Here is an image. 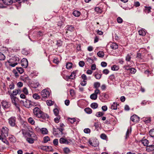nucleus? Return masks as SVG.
<instances>
[{"instance_id":"nucleus-12","label":"nucleus","mask_w":154,"mask_h":154,"mask_svg":"<svg viewBox=\"0 0 154 154\" xmlns=\"http://www.w3.org/2000/svg\"><path fill=\"white\" fill-rule=\"evenodd\" d=\"M21 65L24 68H26L28 66L27 60L26 58H23L21 60Z\"/></svg>"},{"instance_id":"nucleus-13","label":"nucleus","mask_w":154,"mask_h":154,"mask_svg":"<svg viewBox=\"0 0 154 154\" xmlns=\"http://www.w3.org/2000/svg\"><path fill=\"white\" fill-rule=\"evenodd\" d=\"M131 120L134 122H137L139 121V118L136 115H134L131 117Z\"/></svg>"},{"instance_id":"nucleus-15","label":"nucleus","mask_w":154,"mask_h":154,"mask_svg":"<svg viewBox=\"0 0 154 154\" xmlns=\"http://www.w3.org/2000/svg\"><path fill=\"white\" fill-rule=\"evenodd\" d=\"M20 79L26 82H27L29 80V78L27 75L21 76L20 77Z\"/></svg>"},{"instance_id":"nucleus-22","label":"nucleus","mask_w":154,"mask_h":154,"mask_svg":"<svg viewBox=\"0 0 154 154\" xmlns=\"http://www.w3.org/2000/svg\"><path fill=\"white\" fill-rule=\"evenodd\" d=\"M39 85V83L38 82H35L33 83H32L31 85L32 87L34 88H37Z\"/></svg>"},{"instance_id":"nucleus-54","label":"nucleus","mask_w":154,"mask_h":154,"mask_svg":"<svg viewBox=\"0 0 154 154\" xmlns=\"http://www.w3.org/2000/svg\"><path fill=\"white\" fill-rule=\"evenodd\" d=\"M100 137L103 140H106L107 138L106 135L104 134H101L100 136Z\"/></svg>"},{"instance_id":"nucleus-37","label":"nucleus","mask_w":154,"mask_h":154,"mask_svg":"<svg viewBox=\"0 0 154 154\" xmlns=\"http://www.w3.org/2000/svg\"><path fill=\"white\" fill-rule=\"evenodd\" d=\"M85 112L89 114H91L92 112V109L89 108H87L85 109Z\"/></svg>"},{"instance_id":"nucleus-29","label":"nucleus","mask_w":154,"mask_h":154,"mask_svg":"<svg viewBox=\"0 0 154 154\" xmlns=\"http://www.w3.org/2000/svg\"><path fill=\"white\" fill-rule=\"evenodd\" d=\"M28 121V122L32 125H33L35 124V122L33 119L32 117L29 118Z\"/></svg>"},{"instance_id":"nucleus-7","label":"nucleus","mask_w":154,"mask_h":154,"mask_svg":"<svg viewBox=\"0 0 154 154\" xmlns=\"http://www.w3.org/2000/svg\"><path fill=\"white\" fill-rule=\"evenodd\" d=\"M35 129L36 131L41 133L43 135L47 134L48 133V130L45 128H40L38 127H36Z\"/></svg>"},{"instance_id":"nucleus-62","label":"nucleus","mask_w":154,"mask_h":154,"mask_svg":"<svg viewBox=\"0 0 154 154\" xmlns=\"http://www.w3.org/2000/svg\"><path fill=\"white\" fill-rule=\"evenodd\" d=\"M84 132L86 134H88L90 132L91 130L88 128L85 129L84 130Z\"/></svg>"},{"instance_id":"nucleus-30","label":"nucleus","mask_w":154,"mask_h":154,"mask_svg":"<svg viewBox=\"0 0 154 154\" xmlns=\"http://www.w3.org/2000/svg\"><path fill=\"white\" fill-rule=\"evenodd\" d=\"M141 143L144 146H147L149 143V141L145 139L141 140Z\"/></svg>"},{"instance_id":"nucleus-25","label":"nucleus","mask_w":154,"mask_h":154,"mask_svg":"<svg viewBox=\"0 0 154 154\" xmlns=\"http://www.w3.org/2000/svg\"><path fill=\"white\" fill-rule=\"evenodd\" d=\"M89 144L91 145L94 147H96L98 145V141H97V143L96 144H95L94 143V141L93 142H92L91 140H89Z\"/></svg>"},{"instance_id":"nucleus-6","label":"nucleus","mask_w":154,"mask_h":154,"mask_svg":"<svg viewBox=\"0 0 154 154\" xmlns=\"http://www.w3.org/2000/svg\"><path fill=\"white\" fill-rule=\"evenodd\" d=\"M10 98L11 100L12 103L16 106L17 108L19 110H20L19 105L18 103L17 98L16 97L13 96L12 95H11Z\"/></svg>"},{"instance_id":"nucleus-50","label":"nucleus","mask_w":154,"mask_h":154,"mask_svg":"<svg viewBox=\"0 0 154 154\" xmlns=\"http://www.w3.org/2000/svg\"><path fill=\"white\" fill-rule=\"evenodd\" d=\"M69 121L71 123H73L75 121V119L74 118H69L68 119Z\"/></svg>"},{"instance_id":"nucleus-41","label":"nucleus","mask_w":154,"mask_h":154,"mask_svg":"<svg viewBox=\"0 0 154 154\" xmlns=\"http://www.w3.org/2000/svg\"><path fill=\"white\" fill-rule=\"evenodd\" d=\"M34 140L31 137L27 138L26 139V140L29 143H32L34 142V140Z\"/></svg>"},{"instance_id":"nucleus-9","label":"nucleus","mask_w":154,"mask_h":154,"mask_svg":"<svg viewBox=\"0 0 154 154\" xmlns=\"http://www.w3.org/2000/svg\"><path fill=\"white\" fill-rule=\"evenodd\" d=\"M8 123L11 126L14 127L16 125V118L14 117H12L9 119Z\"/></svg>"},{"instance_id":"nucleus-52","label":"nucleus","mask_w":154,"mask_h":154,"mask_svg":"<svg viewBox=\"0 0 154 154\" xmlns=\"http://www.w3.org/2000/svg\"><path fill=\"white\" fill-rule=\"evenodd\" d=\"M63 151L66 154H68L70 152V150L69 148H65L63 149Z\"/></svg>"},{"instance_id":"nucleus-14","label":"nucleus","mask_w":154,"mask_h":154,"mask_svg":"<svg viewBox=\"0 0 154 154\" xmlns=\"http://www.w3.org/2000/svg\"><path fill=\"white\" fill-rule=\"evenodd\" d=\"M8 92L10 95V97H11V95H12L13 96H16L18 94L20 93L21 91L20 89H15L13 91L12 93H10L9 91Z\"/></svg>"},{"instance_id":"nucleus-47","label":"nucleus","mask_w":154,"mask_h":154,"mask_svg":"<svg viewBox=\"0 0 154 154\" xmlns=\"http://www.w3.org/2000/svg\"><path fill=\"white\" fill-rule=\"evenodd\" d=\"M30 137L32 138L34 140H36L37 139V137L36 135L34 133H32L30 135Z\"/></svg>"},{"instance_id":"nucleus-59","label":"nucleus","mask_w":154,"mask_h":154,"mask_svg":"<svg viewBox=\"0 0 154 154\" xmlns=\"http://www.w3.org/2000/svg\"><path fill=\"white\" fill-rule=\"evenodd\" d=\"M50 140V138L48 136H45L44 138V140L45 143H47Z\"/></svg>"},{"instance_id":"nucleus-21","label":"nucleus","mask_w":154,"mask_h":154,"mask_svg":"<svg viewBox=\"0 0 154 154\" xmlns=\"http://www.w3.org/2000/svg\"><path fill=\"white\" fill-rule=\"evenodd\" d=\"M2 106L5 109H7L10 106L8 104L7 102L5 101H3L2 102Z\"/></svg>"},{"instance_id":"nucleus-4","label":"nucleus","mask_w":154,"mask_h":154,"mask_svg":"<svg viewBox=\"0 0 154 154\" xmlns=\"http://www.w3.org/2000/svg\"><path fill=\"white\" fill-rule=\"evenodd\" d=\"M21 103L22 102L23 105L27 108L31 107L32 106H34L35 103L33 102H31L30 100H21Z\"/></svg>"},{"instance_id":"nucleus-20","label":"nucleus","mask_w":154,"mask_h":154,"mask_svg":"<svg viewBox=\"0 0 154 154\" xmlns=\"http://www.w3.org/2000/svg\"><path fill=\"white\" fill-rule=\"evenodd\" d=\"M9 138L10 141L13 143H14L16 141V138L12 135H9Z\"/></svg>"},{"instance_id":"nucleus-10","label":"nucleus","mask_w":154,"mask_h":154,"mask_svg":"<svg viewBox=\"0 0 154 154\" xmlns=\"http://www.w3.org/2000/svg\"><path fill=\"white\" fill-rule=\"evenodd\" d=\"M132 56V54H128L126 55L125 57V60L127 62V63H131V64L133 63V61L131 60Z\"/></svg>"},{"instance_id":"nucleus-31","label":"nucleus","mask_w":154,"mask_h":154,"mask_svg":"<svg viewBox=\"0 0 154 154\" xmlns=\"http://www.w3.org/2000/svg\"><path fill=\"white\" fill-rule=\"evenodd\" d=\"M73 14L75 17H78L80 15V12L77 11H75L73 12Z\"/></svg>"},{"instance_id":"nucleus-26","label":"nucleus","mask_w":154,"mask_h":154,"mask_svg":"<svg viewBox=\"0 0 154 154\" xmlns=\"http://www.w3.org/2000/svg\"><path fill=\"white\" fill-rule=\"evenodd\" d=\"M119 66L116 65H114L111 67L112 70L113 71H117L119 69Z\"/></svg>"},{"instance_id":"nucleus-55","label":"nucleus","mask_w":154,"mask_h":154,"mask_svg":"<svg viewBox=\"0 0 154 154\" xmlns=\"http://www.w3.org/2000/svg\"><path fill=\"white\" fill-rule=\"evenodd\" d=\"M67 30L72 31L74 30V27L72 26H68L67 27Z\"/></svg>"},{"instance_id":"nucleus-18","label":"nucleus","mask_w":154,"mask_h":154,"mask_svg":"<svg viewBox=\"0 0 154 154\" xmlns=\"http://www.w3.org/2000/svg\"><path fill=\"white\" fill-rule=\"evenodd\" d=\"M2 2L5 5H10L13 3L12 0H3Z\"/></svg>"},{"instance_id":"nucleus-61","label":"nucleus","mask_w":154,"mask_h":154,"mask_svg":"<svg viewBox=\"0 0 154 154\" xmlns=\"http://www.w3.org/2000/svg\"><path fill=\"white\" fill-rule=\"evenodd\" d=\"M103 73L104 74L107 75L109 73V71L108 69H105L103 70Z\"/></svg>"},{"instance_id":"nucleus-11","label":"nucleus","mask_w":154,"mask_h":154,"mask_svg":"<svg viewBox=\"0 0 154 154\" xmlns=\"http://www.w3.org/2000/svg\"><path fill=\"white\" fill-rule=\"evenodd\" d=\"M77 72V70L73 72L70 75L66 76L65 79L66 80H68L69 79H73L75 78V76Z\"/></svg>"},{"instance_id":"nucleus-23","label":"nucleus","mask_w":154,"mask_h":154,"mask_svg":"<svg viewBox=\"0 0 154 154\" xmlns=\"http://www.w3.org/2000/svg\"><path fill=\"white\" fill-rule=\"evenodd\" d=\"M21 126L24 128H26L28 125L26 122L23 121L21 122Z\"/></svg>"},{"instance_id":"nucleus-44","label":"nucleus","mask_w":154,"mask_h":154,"mask_svg":"<svg viewBox=\"0 0 154 154\" xmlns=\"http://www.w3.org/2000/svg\"><path fill=\"white\" fill-rule=\"evenodd\" d=\"M104 114L103 112H99L96 113L95 116L97 117H99L102 116Z\"/></svg>"},{"instance_id":"nucleus-28","label":"nucleus","mask_w":154,"mask_h":154,"mask_svg":"<svg viewBox=\"0 0 154 154\" xmlns=\"http://www.w3.org/2000/svg\"><path fill=\"white\" fill-rule=\"evenodd\" d=\"M100 84L98 82H95L94 84V88L96 89H98L100 87Z\"/></svg>"},{"instance_id":"nucleus-5","label":"nucleus","mask_w":154,"mask_h":154,"mask_svg":"<svg viewBox=\"0 0 154 154\" xmlns=\"http://www.w3.org/2000/svg\"><path fill=\"white\" fill-rule=\"evenodd\" d=\"M60 128H57V129L55 128H53V133L54 134L56 135V136L58 134V133L57 132L58 130H59L60 131L59 133H61V134L62 133V131L63 130V128L64 127V125L63 123H60Z\"/></svg>"},{"instance_id":"nucleus-27","label":"nucleus","mask_w":154,"mask_h":154,"mask_svg":"<svg viewBox=\"0 0 154 154\" xmlns=\"http://www.w3.org/2000/svg\"><path fill=\"white\" fill-rule=\"evenodd\" d=\"M117 103L114 102L111 106V109L113 110H116L117 109Z\"/></svg>"},{"instance_id":"nucleus-8","label":"nucleus","mask_w":154,"mask_h":154,"mask_svg":"<svg viewBox=\"0 0 154 154\" xmlns=\"http://www.w3.org/2000/svg\"><path fill=\"white\" fill-rule=\"evenodd\" d=\"M2 136L5 137L8 135V129L6 127H3L2 130Z\"/></svg>"},{"instance_id":"nucleus-32","label":"nucleus","mask_w":154,"mask_h":154,"mask_svg":"<svg viewBox=\"0 0 154 154\" xmlns=\"http://www.w3.org/2000/svg\"><path fill=\"white\" fill-rule=\"evenodd\" d=\"M97 55L99 57H103L104 56V53L103 51H100L97 53Z\"/></svg>"},{"instance_id":"nucleus-3","label":"nucleus","mask_w":154,"mask_h":154,"mask_svg":"<svg viewBox=\"0 0 154 154\" xmlns=\"http://www.w3.org/2000/svg\"><path fill=\"white\" fill-rule=\"evenodd\" d=\"M50 94L49 91L47 90L46 89L42 90L41 92L42 100H45L46 99L49 97Z\"/></svg>"},{"instance_id":"nucleus-16","label":"nucleus","mask_w":154,"mask_h":154,"mask_svg":"<svg viewBox=\"0 0 154 154\" xmlns=\"http://www.w3.org/2000/svg\"><path fill=\"white\" fill-rule=\"evenodd\" d=\"M146 150L148 152L152 151L154 150V145H151L146 147Z\"/></svg>"},{"instance_id":"nucleus-39","label":"nucleus","mask_w":154,"mask_h":154,"mask_svg":"<svg viewBox=\"0 0 154 154\" xmlns=\"http://www.w3.org/2000/svg\"><path fill=\"white\" fill-rule=\"evenodd\" d=\"M72 64L71 63H67L66 65V68L67 69H70L72 68Z\"/></svg>"},{"instance_id":"nucleus-57","label":"nucleus","mask_w":154,"mask_h":154,"mask_svg":"<svg viewBox=\"0 0 154 154\" xmlns=\"http://www.w3.org/2000/svg\"><path fill=\"white\" fill-rule=\"evenodd\" d=\"M46 103L48 105L51 106L53 104L54 102L51 100H47Z\"/></svg>"},{"instance_id":"nucleus-56","label":"nucleus","mask_w":154,"mask_h":154,"mask_svg":"<svg viewBox=\"0 0 154 154\" xmlns=\"http://www.w3.org/2000/svg\"><path fill=\"white\" fill-rule=\"evenodd\" d=\"M54 112V115L57 116H58V114L59 113V111L57 109H55L53 110Z\"/></svg>"},{"instance_id":"nucleus-36","label":"nucleus","mask_w":154,"mask_h":154,"mask_svg":"<svg viewBox=\"0 0 154 154\" xmlns=\"http://www.w3.org/2000/svg\"><path fill=\"white\" fill-rule=\"evenodd\" d=\"M98 105L97 103H94L91 104V107L94 109H96L98 107Z\"/></svg>"},{"instance_id":"nucleus-24","label":"nucleus","mask_w":154,"mask_h":154,"mask_svg":"<svg viewBox=\"0 0 154 154\" xmlns=\"http://www.w3.org/2000/svg\"><path fill=\"white\" fill-rule=\"evenodd\" d=\"M89 144L91 145L94 147H96L98 145V141H97V143L96 144H95L94 143V141L93 142H92L91 140H89Z\"/></svg>"},{"instance_id":"nucleus-53","label":"nucleus","mask_w":154,"mask_h":154,"mask_svg":"<svg viewBox=\"0 0 154 154\" xmlns=\"http://www.w3.org/2000/svg\"><path fill=\"white\" fill-rule=\"evenodd\" d=\"M60 119V117L59 116H57L54 118V121L56 123H58L59 122V120Z\"/></svg>"},{"instance_id":"nucleus-45","label":"nucleus","mask_w":154,"mask_h":154,"mask_svg":"<svg viewBox=\"0 0 154 154\" xmlns=\"http://www.w3.org/2000/svg\"><path fill=\"white\" fill-rule=\"evenodd\" d=\"M32 97L34 99L36 100H38L40 98V96L38 94L36 93L34 94Z\"/></svg>"},{"instance_id":"nucleus-43","label":"nucleus","mask_w":154,"mask_h":154,"mask_svg":"<svg viewBox=\"0 0 154 154\" xmlns=\"http://www.w3.org/2000/svg\"><path fill=\"white\" fill-rule=\"evenodd\" d=\"M102 75L101 74L97 73L95 74L94 76L97 79H99L101 78Z\"/></svg>"},{"instance_id":"nucleus-63","label":"nucleus","mask_w":154,"mask_h":154,"mask_svg":"<svg viewBox=\"0 0 154 154\" xmlns=\"http://www.w3.org/2000/svg\"><path fill=\"white\" fill-rule=\"evenodd\" d=\"M81 77H82V79L83 80L85 81V80H87V76L84 74H83L82 75Z\"/></svg>"},{"instance_id":"nucleus-2","label":"nucleus","mask_w":154,"mask_h":154,"mask_svg":"<svg viewBox=\"0 0 154 154\" xmlns=\"http://www.w3.org/2000/svg\"><path fill=\"white\" fill-rule=\"evenodd\" d=\"M19 60V59L18 57L14 56L12 57L9 60H8V62L9 63V66L14 67L17 64V62Z\"/></svg>"},{"instance_id":"nucleus-33","label":"nucleus","mask_w":154,"mask_h":154,"mask_svg":"<svg viewBox=\"0 0 154 154\" xmlns=\"http://www.w3.org/2000/svg\"><path fill=\"white\" fill-rule=\"evenodd\" d=\"M90 97L92 100H96L97 98V95L93 93L90 95Z\"/></svg>"},{"instance_id":"nucleus-51","label":"nucleus","mask_w":154,"mask_h":154,"mask_svg":"<svg viewBox=\"0 0 154 154\" xmlns=\"http://www.w3.org/2000/svg\"><path fill=\"white\" fill-rule=\"evenodd\" d=\"M149 134L150 136L152 137H154V129L151 130L149 132Z\"/></svg>"},{"instance_id":"nucleus-35","label":"nucleus","mask_w":154,"mask_h":154,"mask_svg":"<svg viewBox=\"0 0 154 154\" xmlns=\"http://www.w3.org/2000/svg\"><path fill=\"white\" fill-rule=\"evenodd\" d=\"M132 64L131 63H127V65H125L123 66V68L125 69V70H129L130 68L129 67Z\"/></svg>"},{"instance_id":"nucleus-40","label":"nucleus","mask_w":154,"mask_h":154,"mask_svg":"<svg viewBox=\"0 0 154 154\" xmlns=\"http://www.w3.org/2000/svg\"><path fill=\"white\" fill-rule=\"evenodd\" d=\"M151 8L150 7H145V11L146 13H149L151 12Z\"/></svg>"},{"instance_id":"nucleus-60","label":"nucleus","mask_w":154,"mask_h":154,"mask_svg":"<svg viewBox=\"0 0 154 154\" xmlns=\"http://www.w3.org/2000/svg\"><path fill=\"white\" fill-rule=\"evenodd\" d=\"M117 20L118 23H122L123 22V20L120 17H119L117 18Z\"/></svg>"},{"instance_id":"nucleus-49","label":"nucleus","mask_w":154,"mask_h":154,"mask_svg":"<svg viewBox=\"0 0 154 154\" xmlns=\"http://www.w3.org/2000/svg\"><path fill=\"white\" fill-rule=\"evenodd\" d=\"M129 70L131 74H134L136 72V70L135 69L133 68H131Z\"/></svg>"},{"instance_id":"nucleus-38","label":"nucleus","mask_w":154,"mask_h":154,"mask_svg":"<svg viewBox=\"0 0 154 154\" xmlns=\"http://www.w3.org/2000/svg\"><path fill=\"white\" fill-rule=\"evenodd\" d=\"M67 142V140L63 138H61L60 139V142L61 143H66Z\"/></svg>"},{"instance_id":"nucleus-17","label":"nucleus","mask_w":154,"mask_h":154,"mask_svg":"<svg viewBox=\"0 0 154 154\" xmlns=\"http://www.w3.org/2000/svg\"><path fill=\"white\" fill-rule=\"evenodd\" d=\"M138 33L140 35H142V36H144L146 35V30L143 28L139 30Z\"/></svg>"},{"instance_id":"nucleus-48","label":"nucleus","mask_w":154,"mask_h":154,"mask_svg":"<svg viewBox=\"0 0 154 154\" xmlns=\"http://www.w3.org/2000/svg\"><path fill=\"white\" fill-rule=\"evenodd\" d=\"M23 93L26 95H28V91L26 87H25L23 88Z\"/></svg>"},{"instance_id":"nucleus-42","label":"nucleus","mask_w":154,"mask_h":154,"mask_svg":"<svg viewBox=\"0 0 154 154\" xmlns=\"http://www.w3.org/2000/svg\"><path fill=\"white\" fill-rule=\"evenodd\" d=\"M5 59V55L2 53L0 52V60H4Z\"/></svg>"},{"instance_id":"nucleus-58","label":"nucleus","mask_w":154,"mask_h":154,"mask_svg":"<svg viewBox=\"0 0 154 154\" xmlns=\"http://www.w3.org/2000/svg\"><path fill=\"white\" fill-rule=\"evenodd\" d=\"M9 88L10 89H13L14 88V85L12 82L9 85Z\"/></svg>"},{"instance_id":"nucleus-46","label":"nucleus","mask_w":154,"mask_h":154,"mask_svg":"<svg viewBox=\"0 0 154 154\" xmlns=\"http://www.w3.org/2000/svg\"><path fill=\"white\" fill-rule=\"evenodd\" d=\"M17 69L20 74H22L24 72L23 69L21 67H17Z\"/></svg>"},{"instance_id":"nucleus-1","label":"nucleus","mask_w":154,"mask_h":154,"mask_svg":"<svg viewBox=\"0 0 154 154\" xmlns=\"http://www.w3.org/2000/svg\"><path fill=\"white\" fill-rule=\"evenodd\" d=\"M34 106L35 107L33 110V113L35 117L42 119H45L48 117V115L41 110L39 105L35 103Z\"/></svg>"},{"instance_id":"nucleus-34","label":"nucleus","mask_w":154,"mask_h":154,"mask_svg":"<svg viewBox=\"0 0 154 154\" xmlns=\"http://www.w3.org/2000/svg\"><path fill=\"white\" fill-rule=\"evenodd\" d=\"M131 128H128L127 130V131L126 132V138H127L128 137L129 135L131 134Z\"/></svg>"},{"instance_id":"nucleus-19","label":"nucleus","mask_w":154,"mask_h":154,"mask_svg":"<svg viewBox=\"0 0 154 154\" xmlns=\"http://www.w3.org/2000/svg\"><path fill=\"white\" fill-rule=\"evenodd\" d=\"M110 47L113 49L115 50L118 48V45L116 43H113L110 45Z\"/></svg>"},{"instance_id":"nucleus-64","label":"nucleus","mask_w":154,"mask_h":154,"mask_svg":"<svg viewBox=\"0 0 154 154\" xmlns=\"http://www.w3.org/2000/svg\"><path fill=\"white\" fill-rule=\"evenodd\" d=\"M22 53L25 55H27L28 54V52L25 49H23L22 51Z\"/></svg>"}]
</instances>
